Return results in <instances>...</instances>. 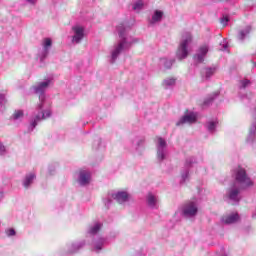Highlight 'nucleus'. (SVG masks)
Here are the masks:
<instances>
[{
    "instance_id": "f257e3e1",
    "label": "nucleus",
    "mask_w": 256,
    "mask_h": 256,
    "mask_svg": "<svg viewBox=\"0 0 256 256\" xmlns=\"http://www.w3.org/2000/svg\"><path fill=\"white\" fill-rule=\"evenodd\" d=\"M49 85H51V80L46 79L32 87L34 93L39 97V103L29 120L28 131L30 133L41 121H45L51 117V109H49V102H47V96L45 95V92L49 89Z\"/></svg>"
},
{
    "instance_id": "393cba45",
    "label": "nucleus",
    "mask_w": 256,
    "mask_h": 256,
    "mask_svg": "<svg viewBox=\"0 0 256 256\" xmlns=\"http://www.w3.org/2000/svg\"><path fill=\"white\" fill-rule=\"evenodd\" d=\"M249 33H251V26H246L244 29L238 32V40L245 41V39L249 37Z\"/></svg>"
},
{
    "instance_id": "79ce46f5",
    "label": "nucleus",
    "mask_w": 256,
    "mask_h": 256,
    "mask_svg": "<svg viewBox=\"0 0 256 256\" xmlns=\"http://www.w3.org/2000/svg\"><path fill=\"white\" fill-rule=\"evenodd\" d=\"M254 67H256V63H254Z\"/></svg>"
},
{
    "instance_id": "6ab92c4d",
    "label": "nucleus",
    "mask_w": 256,
    "mask_h": 256,
    "mask_svg": "<svg viewBox=\"0 0 256 256\" xmlns=\"http://www.w3.org/2000/svg\"><path fill=\"white\" fill-rule=\"evenodd\" d=\"M163 15V11L155 10L149 20L150 25H157V23H161V21H163Z\"/></svg>"
},
{
    "instance_id": "c85d7f7f",
    "label": "nucleus",
    "mask_w": 256,
    "mask_h": 256,
    "mask_svg": "<svg viewBox=\"0 0 256 256\" xmlns=\"http://www.w3.org/2000/svg\"><path fill=\"white\" fill-rule=\"evenodd\" d=\"M12 118L14 119V121H17L19 119H23V110L15 111Z\"/></svg>"
},
{
    "instance_id": "423d86ee",
    "label": "nucleus",
    "mask_w": 256,
    "mask_h": 256,
    "mask_svg": "<svg viewBox=\"0 0 256 256\" xmlns=\"http://www.w3.org/2000/svg\"><path fill=\"white\" fill-rule=\"evenodd\" d=\"M71 43L73 45H79L83 39H85V27L76 24L72 26L70 31Z\"/></svg>"
},
{
    "instance_id": "f704fd0d",
    "label": "nucleus",
    "mask_w": 256,
    "mask_h": 256,
    "mask_svg": "<svg viewBox=\"0 0 256 256\" xmlns=\"http://www.w3.org/2000/svg\"><path fill=\"white\" fill-rule=\"evenodd\" d=\"M222 25H227L229 23V16H223L221 19Z\"/></svg>"
},
{
    "instance_id": "c756f323",
    "label": "nucleus",
    "mask_w": 256,
    "mask_h": 256,
    "mask_svg": "<svg viewBox=\"0 0 256 256\" xmlns=\"http://www.w3.org/2000/svg\"><path fill=\"white\" fill-rule=\"evenodd\" d=\"M251 85V81L245 79L240 81L239 89H247Z\"/></svg>"
},
{
    "instance_id": "9b49d317",
    "label": "nucleus",
    "mask_w": 256,
    "mask_h": 256,
    "mask_svg": "<svg viewBox=\"0 0 256 256\" xmlns=\"http://www.w3.org/2000/svg\"><path fill=\"white\" fill-rule=\"evenodd\" d=\"M106 244H107L106 238L94 236L91 243L92 251H94V253H101V251H103V248L105 247Z\"/></svg>"
},
{
    "instance_id": "4be33fe9",
    "label": "nucleus",
    "mask_w": 256,
    "mask_h": 256,
    "mask_svg": "<svg viewBox=\"0 0 256 256\" xmlns=\"http://www.w3.org/2000/svg\"><path fill=\"white\" fill-rule=\"evenodd\" d=\"M102 228H103V223L95 222L92 226H90L88 230V234L93 235V237H96L95 235H97V233H99V231H101Z\"/></svg>"
},
{
    "instance_id": "7c9ffc66",
    "label": "nucleus",
    "mask_w": 256,
    "mask_h": 256,
    "mask_svg": "<svg viewBox=\"0 0 256 256\" xmlns=\"http://www.w3.org/2000/svg\"><path fill=\"white\" fill-rule=\"evenodd\" d=\"M5 233H6L7 237H15V235H17V232L13 228L6 229Z\"/></svg>"
},
{
    "instance_id": "58836bf2",
    "label": "nucleus",
    "mask_w": 256,
    "mask_h": 256,
    "mask_svg": "<svg viewBox=\"0 0 256 256\" xmlns=\"http://www.w3.org/2000/svg\"><path fill=\"white\" fill-rule=\"evenodd\" d=\"M204 103H205V105H209V101L208 100H206Z\"/></svg>"
},
{
    "instance_id": "ea45409f",
    "label": "nucleus",
    "mask_w": 256,
    "mask_h": 256,
    "mask_svg": "<svg viewBox=\"0 0 256 256\" xmlns=\"http://www.w3.org/2000/svg\"><path fill=\"white\" fill-rule=\"evenodd\" d=\"M217 95H219V93H215V97H217Z\"/></svg>"
},
{
    "instance_id": "412c9836",
    "label": "nucleus",
    "mask_w": 256,
    "mask_h": 256,
    "mask_svg": "<svg viewBox=\"0 0 256 256\" xmlns=\"http://www.w3.org/2000/svg\"><path fill=\"white\" fill-rule=\"evenodd\" d=\"M237 221H239V214L237 213L222 217V223H225V225H231L233 223H237Z\"/></svg>"
},
{
    "instance_id": "9d476101",
    "label": "nucleus",
    "mask_w": 256,
    "mask_h": 256,
    "mask_svg": "<svg viewBox=\"0 0 256 256\" xmlns=\"http://www.w3.org/2000/svg\"><path fill=\"white\" fill-rule=\"evenodd\" d=\"M207 53H209V45L204 44L200 46L194 54V61H196V63H203L205 57H207Z\"/></svg>"
},
{
    "instance_id": "ddd939ff",
    "label": "nucleus",
    "mask_w": 256,
    "mask_h": 256,
    "mask_svg": "<svg viewBox=\"0 0 256 256\" xmlns=\"http://www.w3.org/2000/svg\"><path fill=\"white\" fill-rule=\"evenodd\" d=\"M145 143V139L140 137H134L132 139V147L135 149L136 155H143V151H145V147H143Z\"/></svg>"
},
{
    "instance_id": "b1692460",
    "label": "nucleus",
    "mask_w": 256,
    "mask_h": 256,
    "mask_svg": "<svg viewBox=\"0 0 256 256\" xmlns=\"http://www.w3.org/2000/svg\"><path fill=\"white\" fill-rule=\"evenodd\" d=\"M217 125H219V121L209 120L208 122H206L205 127L208 133H215L217 131Z\"/></svg>"
},
{
    "instance_id": "f3484780",
    "label": "nucleus",
    "mask_w": 256,
    "mask_h": 256,
    "mask_svg": "<svg viewBox=\"0 0 256 256\" xmlns=\"http://www.w3.org/2000/svg\"><path fill=\"white\" fill-rule=\"evenodd\" d=\"M253 117H254L255 121L250 126L249 134H248V137L246 139L247 143H253V141H255V133H256V107L254 108V111H253Z\"/></svg>"
},
{
    "instance_id": "4c0bfd02",
    "label": "nucleus",
    "mask_w": 256,
    "mask_h": 256,
    "mask_svg": "<svg viewBox=\"0 0 256 256\" xmlns=\"http://www.w3.org/2000/svg\"><path fill=\"white\" fill-rule=\"evenodd\" d=\"M222 51H226L227 50V44H223V47L221 49Z\"/></svg>"
},
{
    "instance_id": "473e14b6",
    "label": "nucleus",
    "mask_w": 256,
    "mask_h": 256,
    "mask_svg": "<svg viewBox=\"0 0 256 256\" xmlns=\"http://www.w3.org/2000/svg\"><path fill=\"white\" fill-rule=\"evenodd\" d=\"M7 154V148L5 145H3L2 142H0V155H6Z\"/></svg>"
},
{
    "instance_id": "20e7f679",
    "label": "nucleus",
    "mask_w": 256,
    "mask_h": 256,
    "mask_svg": "<svg viewBox=\"0 0 256 256\" xmlns=\"http://www.w3.org/2000/svg\"><path fill=\"white\" fill-rule=\"evenodd\" d=\"M193 42V36L189 32H184L182 34V38L180 40V44L178 46V49L176 51V57L180 61H183V59H187L189 56V45Z\"/></svg>"
},
{
    "instance_id": "1a4fd4ad",
    "label": "nucleus",
    "mask_w": 256,
    "mask_h": 256,
    "mask_svg": "<svg viewBox=\"0 0 256 256\" xmlns=\"http://www.w3.org/2000/svg\"><path fill=\"white\" fill-rule=\"evenodd\" d=\"M112 199L117 201L119 205H125L131 201V195L127 191H118L112 194Z\"/></svg>"
},
{
    "instance_id": "aec40b11",
    "label": "nucleus",
    "mask_w": 256,
    "mask_h": 256,
    "mask_svg": "<svg viewBox=\"0 0 256 256\" xmlns=\"http://www.w3.org/2000/svg\"><path fill=\"white\" fill-rule=\"evenodd\" d=\"M35 179H36L35 173L26 174L22 181L23 187L25 189H29V187H31V185H33V181H35Z\"/></svg>"
},
{
    "instance_id": "bb28decb",
    "label": "nucleus",
    "mask_w": 256,
    "mask_h": 256,
    "mask_svg": "<svg viewBox=\"0 0 256 256\" xmlns=\"http://www.w3.org/2000/svg\"><path fill=\"white\" fill-rule=\"evenodd\" d=\"M176 79L175 78H166L164 79L162 85L163 87H165V89H169V87H173L176 83Z\"/></svg>"
},
{
    "instance_id": "f8f14e48",
    "label": "nucleus",
    "mask_w": 256,
    "mask_h": 256,
    "mask_svg": "<svg viewBox=\"0 0 256 256\" xmlns=\"http://www.w3.org/2000/svg\"><path fill=\"white\" fill-rule=\"evenodd\" d=\"M77 181L81 187H85L91 183V172L88 170H80Z\"/></svg>"
},
{
    "instance_id": "0eeeda50",
    "label": "nucleus",
    "mask_w": 256,
    "mask_h": 256,
    "mask_svg": "<svg viewBox=\"0 0 256 256\" xmlns=\"http://www.w3.org/2000/svg\"><path fill=\"white\" fill-rule=\"evenodd\" d=\"M197 213H199V207H197L195 202H186L181 208V215L185 219L196 217Z\"/></svg>"
},
{
    "instance_id": "f03ea898",
    "label": "nucleus",
    "mask_w": 256,
    "mask_h": 256,
    "mask_svg": "<svg viewBox=\"0 0 256 256\" xmlns=\"http://www.w3.org/2000/svg\"><path fill=\"white\" fill-rule=\"evenodd\" d=\"M233 177L235 182L228 188L226 197L232 205H237L241 201V189L252 187L253 181L247 175V171L241 167L234 170Z\"/></svg>"
},
{
    "instance_id": "39448f33",
    "label": "nucleus",
    "mask_w": 256,
    "mask_h": 256,
    "mask_svg": "<svg viewBox=\"0 0 256 256\" xmlns=\"http://www.w3.org/2000/svg\"><path fill=\"white\" fill-rule=\"evenodd\" d=\"M156 145V159L159 163H163L169 157V150L167 149V141L164 138L157 137Z\"/></svg>"
},
{
    "instance_id": "cd10ccee",
    "label": "nucleus",
    "mask_w": 256,
    "mask_h": 256,
    "mask_svg": "<svg viewBox=\"0 0 256 256\" xmlns=\"http://www.w3.org/2000/svg\"><path fill=\"white\" fill-rule=\"evenodd\" d=\"M144 5H145V3H143V0H138V1H136V2L133 4L132 9H133L134 11L139 12V11H141V9H143V6H144Z\"/></svg>"
},
{
    "instance_id": "4468645a",
    "label": "nucleus",
    "mask_w": 256,
    "mask_h": 256,
    "mask_svg": "<svg viewBox=\"0 0 256 256\" xmlns=\"http://www.w3.org/2000/svg\"><path fill=\"white\" fill-rule=\"evenodd\" d=\"M146 205L149 209H159V197L153 193H148L146 196Z\"/></svg>"
},
{
    "instance_id": "a19ab883",
    "label": "nucleus",
    "mask_w": 256,
    "mask_h": 256,
    "mask_svg": "<svg viewBox=\"0 0 256 256\" xmlns=\"http://www.w3.org/2000/svg\"><path fill=\"white\" fill-rule=\"evenodd\" d=\"M213 99H214V98H210V100H209V101H213Z\"/></svg>"
},
{
    "instance_id": "a878e982",
    "label": "nucleus",
    "mask_w": 256,
    "mask_h": 256,
    "mask_svg": "<svg viewBox=\"0 0 256 256\" xmlns=\"http://www.w3.org/2000/svg\"><path fill=\"white\" fill-rule=\"evenodd\" d=\"M215 71H217V68L212 67V68H204L202 70V77H205L206 79H211L213 75H215Z\"/></svg>"
},
{
    "instance_id": "72a5a7b5",
    "label": "nucleus",
    "mask_w": 256,
    "mask_h": 256,
    "mask_svg": "<svg viewBox=\"0 0 256 256\" xmlns=\"http://www.w3.org/2000/svg\"><path fill=\"white\" fill-rule=\"evenodd\" d=\"M7 103V98H5V94H0V107H3Z\"/></svg>"
},
{
    "instance_id": "dca6fc26",
    "label": "nucleus",
    "mask_w": 256,
    "mask_h": 256,
    "mask_svg": "<svg viewBox=\"0 0 256 256\" xmlns=\"http://www.w3.org/2000/svg\"><path fill=\"white\" fill-rule=\"evenodd\" d=\"M197 121V116L193 113L185 114L180 120L176 123L177 127H181V125L195 123Z\"/></svg>"
},
{
    "instance_id": "a211bd4d",
    "label": "nucleus",
    "mask_w": 256,
    "mask_h": 256,
    "mask_svg": "<svg viewBox=\"0 0 256 256\" xmlns=\"http://www.w3.org/2000/svg\"><path fill=\"white\" fill-rule=\"evenodd\" d=\"M68 250L67 252L70 254L77 253L79 249H82V247H85V241H78V242H73L71 244L67 245Z\"/></svg>"
},
{
    "instance_id": "5701e85b",
    "label": "nucleus",
    "mask_w": 256,
    "mask_h": 256,
    "mask_svg": "<svg viewBox=\"0 0 256 256\" xmlns=\"http://www.w3.org/2000/svg\"><path fill=\"white\" fill-rule=\"evenodd\" d=\"M174 63H175L174 59L161 58L159 60V65L160 67H162V69H171Z\"/></svg>"
},
{
    "instance_id": "c9c22d12",
    "label": "nucleus",
    "mask_w": 256,
    "mask_h": 256,
    "mask_svg": "<svg viewBox=\"0 0 256 256\" xmlns=\"http://www.w3.org/2000/svg\"><path fill=\"white\" fill-rule=\"evenodd\" d=\"M27 3H29L30 5H35L37 3V0H26Z\"/></svg>"
},
{
    "instance_id": "e433bc0d",
    "label": "nucleus",
    "mask_w": 256,
    "mask_h": 256,
    "mask_svg": "<svg viewBox=\"0 0 256 256\" xmlns=\"http://www.w3.org/2000/svg\"><path fill=\"white\" fill-rule=\"evenodd\" d=\"M105 205H106V207H109V205H111V199H108V200L105 202Z\"/></svg>"
},
{
    "instance_id": "2eb2a0df",
    "label": "nucleus",
    "mask_w": 256,
    "mask_h": 256,
    "mask_svg": "<svg viewBox=\"0 0 256 256\" xmlns=\"http://www.w3.org/2000/svg\"><path fill=\"white\" fill-rule=\"evenodd\" d=\"M51 45H53V42L51 41V38H46L43 41L42 47L43 50L40 54V61L43 62L49 55V49H51Z\"/></svg>"
},
{
    "instance_id": "6e6552de",
    "label": "nucleus",
    "mask_w": 256,
    "mask_h": 256,
    "mask_svg": "<svg viewBox=\"0 0 256 256\" xmlns=\"http://www.w3.org/2000/svg\"><path fill=\"white\" fill-rule=\"evenodd\" d=\"M195 163H197V158L190 156L186 159L185 161V167L186 169H184L181 172V183H185V181H187L189 179V167H193V165H195Z\"/></svg>"
},
{
    "instance_id": "2f4dec72",
    "label": "nucleus",
    "mask_w": 256,
    "mask_h": 256,
    "mask_svg": "<svg viewBox=\"0 0 256 256\" xmlns=\"http://www.w3.org/2000/svg\"><path fill=\"white\" fill-rule=\"evenodd\" d=\"M101 143H102L101 138L94 140L93 149H96V150L99 149V147H101Z\"/></svg>"
},
{
    "instance_id": "7ed1b4c3",
    "label": "nucleus",
    "mask_w": 256,
    "mask_h": 256,
    "mask_svg": "<svg viewBox=\"0 0 256 256\" xmlns=\"http://www.w3.org/2000/svg\"><path fill=\"white\" fill-rule=\"evenodd\" d=\"M116 30L119 35V41L118 43L114 44L110 52V63H115V61H117V57L121 55V52L125 51L126 49H130V47L135 45V43H139V39L127 34L129 32V27L125 26V24H120L117 26Z\"/></svg>"
}]
</instances>
